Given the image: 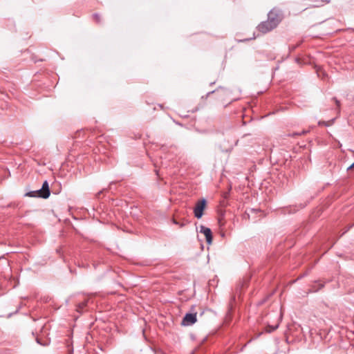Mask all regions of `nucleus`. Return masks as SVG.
<instances>
[{"label":"nucleus","mask_w":354,"mask_h":354,"mask_svg":"<svg viewBox=\"0 0 354 354\" xmlns=\"http://www.w3.org/2000/svg\"><path fill=\"white\" fill-rule=\"evenodd\" d=\"M282 16L281 11L272 9L270 11L268 16V24H272L271 28H276L279 22L281 21Z\"/></svg>","instance_id":"1"},{"label":"nucleus","mask_w":354,"mask_h":354,"mask_svg":"<svg viewBox=\"0 0 354 354\" xmlns=\"http://www.w3.org/2000/svg\"><path fill=\"white\" fill-rule=\"evenodd\" d=\"M207 201L205 198L198 200L194 208V213L195 217L201 218L203 215V211L206 207Z\"/></svg>","instance_id":"2"},{"label":"nucleus","mask_w":354,"mask_h":354,"mask_svg":"<svg viewBox=\"0 0 354 354\" xmlns=\"http://www.w3.org/2000/svg\"><path fill=\"white\" fill-rule=\"evenodd\" d=\"M196 313H187L184 316L182 324L184 326H191L196 322Z\"/></svg>","instance_id":"3"},{"label":"nucleus","mask_w":354,"mask_h":354,"mask_svg":"<svg viewBox=\"0 0 354 354\" xmlns=\"http://www.w3.org/2000/svg\"><path fill=\"white\" fill-rule=\"evenodd\" d=\"M200 232L203 233L205 236L206 241L208 244L212 243V233L209 227L201 225L200 227Z\"/></svg>","instance_id":"4"},{"label":"nucleus","mask_w":354,"mask_h":354,"mask_svg":"<svg viewBox=\"0 0 354 354\" xmlns=\"http://www.w3.org/2000/svg\"><path fill=\"white\" fill-rule=\"evenodd\" d=\"M272 26V24H271V23L268 24V20H267L266 21L261 23L258 26V29L260 32H261L263 33H266L274 28H271Z\"/></svg>","instance_id":"5"},{"label":"nucleus","mask_w":354,"mask_h":354,"mask_svg":"<svg viewBox=\"0 0 354 354\" xmlns=\"http://www.w3.org/2000/svg\"><path fill=\"white\" fill-rule=\"evenodd\" d=\"M41 193L43 194L42 198H47L49 197L50 192L49 189V185L47 180H45L41 187Z\"/></svg>","instance_id":"6"},{"label":"nucleus","mask_w":354,"mask_h":354,"mask_svg":"<svg viewBox=\"0 0 354 354\" xmlns=\"http://www.w3.org/2000/svg\"><path fill=\"white\" fill-rule=\"evenodd\" d=\"M41 192V189L36 191L28 192L25 194V196L42 198L43 194Z\"/></svg>","instance_id":"7"},{"label":"nucleus","mask_w":354,"mask_h":354,"mask_svg":"<svg viewBox=\"0 0 354 354\" xmlns=\"http://www.w3.org/2000/svg\"><path fill=\"white\" fill-rule=\"evenodd\" d=\"M88 301V299H85L83 301L79 303L77 305V310L78 312H81L84 310V308L87 306Z\"/></svg>","instance_id":"8"},{"label":"nucleus","mask_w":354,"mask_h":354,"mask_svg":"<svg viewBox=\"0 0 354 354\" xmlns=\"http://www.w3.org/2000/svg\"><path fill=\"white\" fill-rule=\"evenodd\" d=\"M279 326V324H277L275 326H268V328L269 329L268 330V331L269 333H271L272 331H274V330H276Z\"/></svg>","instance_id":"9"},{"label":"nucleus","mask_w":354,"mask_h":354,"mask_svg":"<svg viewBox=\"0 0 354 354\" xmlns=\"http://www.w3.org/2000/svg\"><path fill=\"white\" fill-rule=\"evenodd\" d=\"M308 132V131H302L301 132H295V133H293L292 136H301V135L306 134Z\"/></svg>","instance_id":"10"},{"label":"nucleus","mask_w":354,"mask_h":354,"mask_svg":"<svg viewBox=\"0 0 354 354\" xmlns=\"http://www.w3.org/2000/svg\"><path fill=\"white\" fill-rule=\"evenodd\" d=\"M93 17L95 19V20L96 21V22L99 23L100 21V17L97 13L93 14Z\"/></svg>","instance_id":"11"},{"label":"nucleus","mask_w":354,"mask_h":354,"mask_svg":"<svg viewBox=\"0 0 354 354\" xmlns=\"http://www.w3.org/2000/svg\"><path fill=\"white\" fill-rule=\"evenodd\" d=\"M333 100L335 101L336 105L337 107H339L340 106V102L336 98V97H333Z\"/></svg>","instance_id":"12"},{"label":"nucleus","mask_w":354,"mask_h":354,"mask_svg":"<svg viewBox=\"0 0 354 354\" xmlns=\"http://www.w3.org/2000/svg\"><path fill=\"white\" fill-rule=\"evenodd\" d=\"M36 340H37V342L41 345L46 346L48 344L46 342H45V343L41 342L39 338H37Z\"/></svg>","instance_id":"13"},{"label":"nucleus","mask_w":354,"mask_h":354,"mask_svg":"<svg viewBox=\"0 0 354 354\" xmlns=\"http://www.w3.org/2000/svg\"><path fill=\"white\" fill-rule=\"evenodd\" d=\"M318 124H319V125H326V126L329 125L328 122H324V121H320V122H319Z\"/></svg>","instance_id":"14"},{"label":"nucleus","mask_w":354,"mask_h":354,"mask_svg":"<svg viewBox=\"0 0 354 354\" xmlns=\"http://www.w3.org/2000/svg\"><path fill=\"white\" fill-rule=\"evenodd\" d=\"M354 167V162L348 168V169H351V168H353Z\"/></svg>","instance_id":"15"},{"label":"nucleus","mask_w":354,"mask_h":354,"mask_svg":"<svg viewBox=\"0 0 354 354\" xmlns=\"http://www.w3.org/2000/svg\"><path fill=\"white\" fill-rule=\"evenodd\" d=\"M319 286L318 289H320V288H322L324 286V285L321 284V283H319Z\"/></svg>","instance_id":"16"},{"label":"nucleus","mask_w":354,"mask_h":354,"mask_svg":"<svg viewBox=\"0 0 354 354\" xmlns=\"http://www.w3.org/2000/svg\"><path fill=\"white\" fill-rule=\"evenodd\" d=\"M174 223L175 224H178V222H176V221H174Z\"/></svg>","instance_id":"17"}]
</instances>
